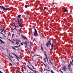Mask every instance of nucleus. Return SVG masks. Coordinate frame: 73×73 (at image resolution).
I'll return each instance as SVG.
<instances>
[{"instance_id":"obj_15","label":"nucleus","mask_w":73,"mask_h":73,"mask_svg":"<svg viewBox=\"0 0 73 73\" xmlns=\"http://www.w3.org/2000/svg\"><path fill=\"white\" fill-rule=\"evenodd\" d=\"M16 44L18 45L19 44V41H17H17H16Z\"/></svg>"},{"instance_id":"obj_58","label":"nucleus","mask_w":73,"mask_h":73,"mask_svg":"<svg viewBox=\"0 0 73 73\" xmlns=\"http://www.w3.org/2000/svg\"><path fill=\"white\" fill-rule=\"evenodd\" d=\"M1 34H2V35H4L2 33H1Z\"/></svg>"},{"instance_id":"obj_38","label":"nucleus","mask_w":73,"mask_h":73,"mask_svg":"<svg viewBox=\"0 0 73 73\" xmlns=\"http://www.w3.org/2000/svg\"><path fill=\"white\" fill-rule=\"evenodd\" d=\"M11 42H12V43H13V44H15V42H13L12 41H11Z\"/></svg>"},{"instance_id":"obj_30","label":"nucleus","mask_w":73,"mask_h":73,"mask_svg":"<svg viewBox=\"0 0 73 73\" xmlns=\"http://www.w3.org/2000/svg\"><path fill=\"white\" fill-rule=\"evenodd\" d=\"M64 12H66V9H65L64 10Z\"/></svg>"},{"instance_id":"obj_40","label":"nucleus","mask_w":73,"mask_h":73,"mask_svg":"<svg viewBox=\"0 0 73 73\" xmlns=\"http://www.w3.org/2000/svg\"><path fill=\"white\" fill-rule=\"evenodd\" d=\"M8 57L10 59V60H11V61H12V59H11V58H10L8 56Z\"/></svg>"},{"instance_id":"obj_59","label":"nucleus","mask_w":73,"mask_h":73,"mask_svg":"<svg viewBox=\"0 0 73 73\" xmlns=\"http://www.w3.org/2000/svg\"><path fill=\"white\" fill-rule=\"evenodd\" d=\"M1 30H2V29H0V31H1Z\"/></svg>"},{"instance_id":"obj_29","label":"nucleus","mask_w":73,"mask_h":73,"mask_svg":"<svg viewBox=\"0 0 73 73\" xmlns=\"http://www.w3.org/2000/svg\"><path fill=\"white\" fill-rule=\"evenodd\" d=\"M48 59L49 60V62H50L51 63V64H52V63L50 61V59H49V58H48Z\"/></svg>"},{"instance_id":"obj_12","label":"nucleus","mask_w":73,"mask_h":73,"mask_svg":"<svg viewBox=\"0 0 73 73\" xmlns=\"http://www.w3.org/2000/svg\"><path fill=\"white\" fill-rule=\"evenodd\" d=\"M12 49H14V50H17L14 47H13V46H11Z\"/></svg>"},{"instance_id":"obj_13","label":"nucleus","mask_w":73,"mask_h":73,"mask_svg":"<svg viewBox=\"0 0 73 73\" xmlns=\"http://www.w3.org/2000/svg\"><path fill=\"white\" fill-rule=\"evenodd\" d=\"M19 26L21 28H22V24L21 23H19Z\"/></svg>"},{"instance_id":"obj_61","label":"nucleus","mask_w":73,"mask_h":73,"mask_svg":"<svg viewBox=\"0 0 73 73\" xmlns=\"http://www.w3.org/2000/svg\"><path fill=\"white\" fill-rule=\"evenodd\" d=\"M15 22H17V21L16 20H15Z\"/></svg>"},{"instance_id":"obj_62","label":"nucleus","mask_w":73,"mask_h":73,"mask_svg":"<svg viewBox=\"0 0 73 73\" xmlns=\"http://www.w3.org/2000/svg\"><path fill=\"white\" fill-rule=\"evenodd\" d=\"M42 64H44V62H42Z\"/></svg>"},{"instance_id":"obj_43","label":"nucleus","mask_w":73,"mask_h":73,"mask_svg":"<svg viewBox=\"0 0 73 73\" xmlns=\"http://www.w3.org/2000/svg\"><path fill=\"white\" fill-rule=\"evenodd\" d=\"M46 70H47V71H49V72H50V70H48V69H46Z\"/></svg>"},{"instance_id":"obj_55","label":"nucleus","mask_w":73,"mask_h":73,"mask_svg":"<svg viewBox=\"0 0 73 73\" xmlns=\"http://www.w3.org/2000/svg\"><path fill=\"white\" fill-rule=\"evenodd\" d=\"M20 45H19V46H18V47H20Z\"/></svg>"},{"instance_id":"obj_23","label":"nucleus","mask_w":73,"mask_h":73,"mask_svg":"<svg viewBox=\"0 0 73 73\" xmlns=\"http://www.w3.org/2000/svg\"><path fill=\"white\" fill-rule=\"evenodd\" d=\"M25 8H27V7H28L27 6V5H25Z\"/></svg>"},{"instance_id":"obj_18","label":"nucleus","mask_w":73,"mask_h":73,"mask_svg":"<svg viewBox=\"0 0 73 73\" xmlns=\"http://www.w3.org/2000/svg\"><path fill=\"white\" fill-rule=\"evenodd\" d=\"M24 44L25 45H27V41H26L25 43H24Z\"/></svg>"},{"instance_id":"obj_19","label":"nucleus","mask_w":73,"mask_h":73,"mask_svg":"<svg viewBox=\"0 0 73 73\" xmlns=\"http://www.w3.org/2000/svg\"><path fill=\"white\" fill-rule=\"evenodd\" d=\"M21 15H20L18 16V18H21Z\"/></svg>"},{"instance_id":"obj_50","label":"nucleus","mask_w":73,"mask_h":73,"mask_svg":"<svg viewBox=\"0 0 73 73\" xmlns=\"http://www.w3.org/2000/svg\"><path fill=\"white\" fill-rule=\"evenodd\" d=\"M35 56H39V55H35Z\"/></svg>"},{"instance_id":"obj_56","label":"nucleus","mask_w":73,"mask_h":73,"mask_svg":"<svg viewBox=\"0 0 73 73\" xmlns=\"http://www.w3.org/2000/svg\"><path fill=\"white\" fill-rule=\"evenodd\" d=\"M20 20V21H21V19H20V20Z\"/></svg>"},{"instance_id":"obj_36","label":"nucleus","mask_w":73,"mask_h":73,"mask_svg":"<svg viewBox=\"0 0 73 73\" xmlns=\"http://www.w3.org/2000/svg\"><path fill=\"white\" fill-rule=\"evenodd\" d=\"M10 57H11L12 58H13V56H12L10 55Z\"/></svg>"},{"instance_id":"obj_21","label":"nucleus","mask_w":73,"mask_h":73,"mask_svg":"<svg viewBox=\"0 0 73 73\" xmlns=\"http://www.w3.org/2000/svg\"><path fill=\"white\" fill-rule=\"evenodd\" d=\"M30 70H32V71H33V72H35V70L32 69L31 68L30 69Z\"/></svg>"},{"instance_id":"obj_24","label":"nucleus","mask_w":73,"mask_h":73,"mask_svg":"<svg viewBox=\"0 0 73 73\" xmlns=\"http://www.w3.org/2000/svg\"><path fill=\"white\" fill-rule=\"evenodd\" d=\"M21 29H20V30H17V31H18V32H21Z\"/></svg>"},{"instance_id":"obj_22","label":"nucleus","mask_w":73,"mask_h":73,"mask_svg":"<svg viewBox=\"0 0 73 73\" xmlns=\"http://www.w3.org/2000/svg\"><path fill=\"white\" fill-rule=\"evenodd\" d=\"M25 48H28V46H27V44L25 45Z\"/></svg>"},{"instance_id":"obj_16","label":"nucleus","mask_w":73,"mask_h":73,"mask_svg":"<svg viewBox=\"0 0 73 73\" xmlns=\"http://www.w3.org/2000/svg\"><path fill=\"white\" fill-rule=\"evenodd\" d=\"M34 30L35 32V33H37V30H36V29H35Z\"/></svg>"},{"instance_id":"obj_57","label":"nucleus","mask_w":73,"mask_h":73,"mask_svg":"<svg viewBox=\"0 0 73 73\" xmlns=\"http://www.w3.org/2000/svg\"><path fill=\"white\" fill-rule=\"evenodd\" d=\"M20 33H21V32H20L19 33V34H20Z\"/></svg>"},{"instance_id":"obj_45","label":"nucleus","mask_w":73,"mask_h":73,"mask_svg":"<svg viewBox=\"0 0 73 73\" xmlns=\"http://www.w3.org/2000/svg\"><path fill=\"white\" fill-rule=\"evenodd\" d=\"M34 72H35V73H37V71H34Z\"/></svg>"},{"instance_id":"obj_41","label":"nucleus","mask_w":73,"mask_h":73,"mask_svg":"<svg viewBox=\"0 0 73 73\" xmlns=\"http://www.w3.org/2000/svg\"><path fill=\"white\" fill-rule=\"evenodd\" d=\"M43 65H44V66H46V64H45V63H44Z\"/></svg>"},{"instance_id":"obj_54","label":"nucleus","mask_w":73,"mask_h":73,"mask_svg":"<svg viewBox=\"0 0 73 73\" xmlns=\"http://www.w3.org/2000/svg\"><path fill=\"white\" fill-rule=\"evenodd\" d=\"M9 41H11H11L12 40H11V39H9Z\"/></svg>"},{"instance_id":"obj_3","label":"nucleus","mask_w":73,"mask_h":73,"mask_svg":"<svg viewBox=\"0 0 73 73\" xmlns=\"http://www.w3.org/2000/svg\"><path fill=\"white\" fill-rule=\"evenodd\" d=\"M0 7L2 8V9H3V11H5V10H9V9L8 8L5 9V7H4L3 6H0Z\"/></svg>"},{"instance_id":"obj_17","label":"nucleus","mask_w":73,"mask_h":73,"mask_svg":"<svg viewBox=\"0 0 73 73\" xmlns=\"http://www.w3.org/2000/svg\"><path fill=\"white\" fill-rule=\"evenodd\" d=\"M3 29H2V31H1V32L2 33V32H3L4 31V27H3Z\"/></svg>"},{"instance_id":"obj_60","label":"nucleus","mask_w":73,"mask_h":73,"mask_svg":"<svg viewBox=\"0 0 73 73\" xmlns=\"http://www.w3.org/2000/svg\"><path fill=\"white\" fill-rule=\"evenodd\" d=\"M21 62L23 64H24V62Z\"/></svg>"},{"instance_id":"obj_14","label":"nucleus","mask_w":73,"mask_h":73,"mask_svg":"<svg viewBox=\"0 0 73 73\" xmlns=\"http://www.w3.org/2000/svg\"><path fill=\"white\" fill-rule=\"evenodd\" d=\"M0 41H1V42H2V43H3V44H4V41H3L2 40H1L0 39Z\"/></svg>"},{"instance_id":"obj_33","label":"nucleus","mask_w":73,"mask_h":73,"mask_svg":"<svg viewBox=\"0 0 73 73\" xmlns=\"http://www.w3.org/2000/svg\"><path fill=\"white\" fill-rule=\"evenodd\" d=\"M51 73H54L53 72V70H51Z\"/></svg>"},{"instance_id":"obj_52","label":"nucleus","mask_w":73,"mask_h":73,"mask_svg":"<svg viewBox=\"0 0 73 73\" xmlns=\"http://www.w3.org/2000/svg\"><path fill=\"white\" fill-rule=\"evenodd\" d=\"M60 72H61V73H63V72H62V71L61 70Z\"/></svg>"},{"instance_id":"obj_32","label":"nucleus","mask_w":73,"mask_h":73,"mask_svg":"<svg viewBox=\"0 0 73 73\" xmlns=\"http://www.w3.org/2000/svg\"><path fill=\"white\" fill-rule=\"evenodd\" d=\"M27 66L28 67V68L29 69H31V68L29 67V66L28 65H27Z\"/></svg>"},{"instance_id":"obj_20","label":"nucleus","mask_w":73,"mask_h":73,"mask_svg":"<svg viewBox=\"0 0 73 73\" xmlns=\"http://www.w3.org/2000/svg\"><path fill=\"white\" fill-rule=\"evenodd\" d=\"M69 65H70V66H71V65H73V63H72V62L71 61L70 62V64Z\"/></svg>"},{"instance_id":"obj_64","label":"nucleus","mask_w":73,"mask_h":73,"mask_svg":"<svg viewBox=\"0 0 73 73\" xmlns=\"http://www.w3.org/2000/svg\"><path fill=\"white\" fill-rule=\"evenodd\" d=\"M40 5H41V4H40Z\"/></svg>"},{"instance_id":"obj_10","label":"nucleus","mask_w":73,"mask_h":73,"mask_svg":"<svg viewBox=\"0 0 73 73\" xmlns=\"http://www.w3.org/2000/svg\"><path fill=\"white\" fill-rule=\"evenodd\" d=\"M21 19V18H18L17 21L18 24H19V22H20V20Z\"/></svg>"},{"instance_id":"obj_51","label":"nucleus","mask_w":73,"mask_h":73,"mask_svg":"<svg viewBox=\"0 0 73 73\" xmlns=\"http://www.w3.org/2000/svg\"><path fill=\"white\" fill-rule=\"evenodd\" d=\"M3 36V37H5V35H4Z\"/></svg>"},{"instance_id":"obj_9","label":"nucleus","mask_w":73,"mask_h":73,"mask_svg":"<svg viewBox=\"0 0 73 73\" xmlns=\"http://www.w3.org/2000/svg\"><path fill=\"white\" fill-rule=\"evenodd\" d=\"M68 70H69V71H70V69H71V67H70V65H68Z\"/></svg>"},{"instance_id":"obj_42","label":"nucleus","mask_w":73,"mask_h":73,"mask_svg":"<svg viewBox=\"0 0 73 73\" xmlns=\"http://www.w3.org/2000/svg\"><path fill=\"white\" fill-rule=\"evenodd\" d=\"M44 10H45V9H46V7H44Z\"/></svg>"},{"instance_id":"obj_8","label":"nucleus","mask_w":73,"mask_h":73,"mask_svg":"<svg viewBox=\"0 0 73 73\" xmlns=\"http://www.w3.org/2000/svg\"><path fill=\"white\" fill-rule=\"evenodd\" d=\"M22 37L23 39L24 40H27V37H25V36H24L23 35H22Z\"/></svg>"},{"instance_id":"obj_28","label":"nucleus","mask_w":73,"mask_h":73,"mask_svg":"<svg viewBox=\"0 0 73 73\" xmlns=\"http://www.w3.org/2000/svg\"><path fill=\"white\" fill-rule=\"evenodd\" d=\"M30 47L31 48V50H32V44L30 45Z\"/></svg>"},{"instance_id":"obj_1","label":"nucleus","mask_w":73,"mask_h":73,"mask_svg":"<svg viewBox=\"0 0 73 73\" xmlns=\"http://www.w3.org/2000/svg\"><path fill=\"white\" fill-rule=\"evenodd\" d=\"M41 48L42 51H43V52H44V54L45 55V56H46V57L47 60V62H48V57H47V56H46V52L43 50V49H44L42 48V45H41Z\"/></svg>"},{"instance_id":"obj_31","label":"nucleus","mask_w":73,"mask_h":73,"mask_svg":"<svg viewBox=\"0 0 73 73\" xmlns=\"http://www.w3.org/2000/svg\"><path fill=\"white\" fill-rule=\"evenodd\" d=\"M14 36V34L13 33V34L12 35L13 38V36Z\"/></svg>"},{"instance_id":"obj_5","label":"nucleus","mask_w":73,"mask_h":73,"mask_svg":"<svg viewBox=\"0 0 73 73\" xmlns=\"http://www.w3.org/2000/svg\"><path fill=\"white\" fill-rule=\"evenodd\" d=\"M12 54H13V55L14 56H15V57H16V58L17 59V60H18L19 61H19V59H20V58H19V56H18L16 55L15 54H14L13 53H12Z\"/></svg>"},{"instance_id":"obj_7","label":"nucleus","mask_w":73,"mask_h":73,"mask_svg":"<svg viewBox=\"0 0 73 73\" xmlns=\"http://www.w3.org/2000/svg\"><path fill=\"white\" fill-rule=\"evenodd\" d=\"M51 45V43H50V41L49 40L48 41L46 44V45L48 47V45Z\"/></svg>"},{"instance_id":"obj_49","label":"nucleus","mask_w":73,"mask_h":73,"mask_svg":"<svg viewBox=\"0 0 73 73\" xmlns=\"http://www.w3.org/2000/svg\"><path fill=\"white\" fill-rule=\"evenodd\" d=\"M21 23V24H22V22L21 21H20V23Z\"/></svg>"},{"instance_id":"obj_25","label":"nucleus","mask_w":73,"mask_h":73,"mask_svg":"<svg viewBox=\"0 0 73 73\" xmlns=\"http://www.w3.org/2000/svg\"><path fill=\"white\" fill-rule=\"evenodd\" d=\"M31 66L33 68V69H35V68L33 66V65H31Z\"/></svg>"},{"instance_id":"obj_2","label":"nucleus","mask_w":73,"mask_h":73,"mask_svg":"<svg viewBox=\"0 0 73 73\" xmlns=\"http://www.w3.org/2000/svg\"><path fill=\"white\" fill-rule=\"evenodd\" d=\"M19 24L17 22H15L13 23V25H15V28L13 29V30H14V29H16V28H17V27L18 25H19Z\"/></svg>"},{"instance_id":"obj_4","label":"nucleus","mask_w":73,"mask_h":73,"mask_svg":"<svg viewBox=\"0 0 73 73\" xmlns=\"http://www.w3.org/2000/svg\"><path fill=\"white\" fill-rule=\"evenodd\" d=\"M62 69L64 71H66V70L67 68L66 66H64L62 67Z\"/></svg>"},{"instance_id":"obj_48","label":"nucleus","mask_w":73,"mask_h":73,"mask_svg":"<svg viewBox=\"0 0 73 73\" xmlns=\"http://www.w3.org/2000/svg\"><path fill=\"white\" fill-rule=\"evenodd\" d=\"M13 40L14 42H15V41H16V40H14V39H13Z\"/></svg>"},{"instance_id":"obj_34","label":"nucleus","mask_w":73,"mask_h":73,"mask_svg":"<svg viewBox=\"0 0 73 73\" xmlns=\"http://www.w3.org/2000/svg\"><path fill=\"white\" fill-rule=\"evenodd\" d=\"M21 69H22L21 71H24V70L23 68H21Z\"/></svg>"},{"instance_id":"obj_47","label":"nucleus","mask_w":73,"mask_h":73,"mask_svg":"<svg viewBox=\"0 0 73 73\" xmlns=\"http://www.w3.org/2000/svg\"><path fill=\"white\" fill-rule=\"evenodd\" d=\"M9 57H10V56L11 55H10V54H9Z\"/></svg>"},{"instance_id":"obj_53","label":"nucleus","mask_w":73,"mask_h":73,"mask_svg":"<svg viewBox=\"0 0 73 73\" xmlns=\"http://www.w3.org/2000/svg\"><path fill=\"white\" fill-rule=\"evenodd\" d=\"M29 13H27V15H29Z\"/></svg>"},{"instance_id":"obj_63","label":"nucleus","mask_w":73,"mask_h":73,"mask_svg":"<svg viewBox=\"0 0 73 73\" xmlns=\"http://www.w3.org/2000/svg\"><path fill=\"white\" fill-rule=\"evenodd\" d=\"M28 62L29 63V64H30V62H29V61H28Z\"/></svg>"},{"instance_id":"obj_44","label":"nucleus","mask_w":73,"mask_h":73,"mask_svg":"<svg viewBox=\"0 0 73 73\" xmlns=\"http://www.w3.org/2000/svg\"><path fill=\"white\" fill-rule=\"evenodd\" d=\"M21 45H23V43H21Z\"/></svg>"},{"instance_id":"obj_39","label":"nucleus","mask_w":73,"mask_h":73,"mask_svg":"<svg viewBox=\"0 0 73 73\" xmlns=\"http://www.w3.org/2000/svg\"><path fill=\"white\" fill-rule=\"evenodd\" d=\"M10 64L11 65V66H12V63H10Z\"/></svg>"},{"instance_id":"obj_27","label":"nucleus","mask_w":73,"mask_h":73,"mask_svg":"<svg viewBox=\"0 0 73 73\" xmlns=\"http://www.w3.org/2000/svg\"><path fill=\"white\" fill-rule=\"evenodd\" d=\"M45 59H46V58L45 57L44 58V60L45 62H46V60H45Z\"/></svg>"},{"instance_id":"obj_6","label":"nucleus","mask_w":73,"mask_h":73,"mask_svg":"<svg viewBox=\"0 0 73 73\" xmlns=\"http://www.w3.org/2000/svg\"><path fill=\"white\" fill-rule=\"evenodd\" d=\"M51 49H50V50H52L53 49V47H54V43H51Z\"/></svg>"},{"instance_id":"obj_35","label":"nucleus","mask_w":73,"mask_h":73,"mask_svg":"<svg viewBox=\"0 0 73 73\" xmlns=\"http://www.w3.org/2000/svg\"><path fill=\"white\" fill-rule=\"evenodd\" d=\"M14 46V47H15V48H19V47L18 46Z\"/></svg>"},{"instance_id":"obj_37","label":"nucleus","mask_w":73,"mask_h":73,"mask_svg":"<svg viewBox=\"0 0 73 73\" xmlns=\"http://www.w3.org/2000/svg\"><path fill=\"white\" fill-rule=\"evenodd\" d=\"M40 69H41L42 70H43V69H42V67H40Z\"/></svg>"},{"instance_id":"obj_11","label":"nucleus","mask_w":73,"mask_h":73,"mask_svg":"<svg viewBox=\"0 0 73 73\" xmlns=\"http://www.w3.org/2000/svg\"><path fill=\"white\" fill-rule=\"evenodd\" d=\"M38 35V34H37V33H34V36L36 37Z\"/></svg>"},{"instance_id":"obj_46","label":"nucleus","mask_w":73,"mask_h":73,"mask_svg":"<svg viewBox=\"0 0 73 73\" xmlns=\"http://www.w3.org/2000/svg\"><path fill=\"white\" fill-rule=\"evenodd\" d=\"M65 9V8H64V9L63 8H62V10H64V9Z\"/></svg>"},{"instance_id":"obj_26","label":"nucleus","mask_w":73,"mask_h":73,"mask_svg":"<svg viewBox=\"0 0 73 73\" xmlns=\"http://www.w3.org/2000/svg\"><path fill=\"white\" fill-rule=\"evenodd\" d=\"M26 17L27 18V19H28V18H29V16H28V15H27Z\"/></svg>"}]
</instances>
